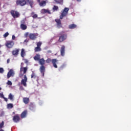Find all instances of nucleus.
Instances as JSON below:
<instances>
[{
	"label": "nucleus",
	"instance_id": "obj_1",
	"mask_svg": "<svg viewBox=\"0 0 131 131\" xmlns=\"http://www.w3.org/2000/svg\"><path fill=\"white\" fill-rule=\"evenodd\" d=\"M59 37L58 40V42H62L64 40L67 39V34L65 33V32L61 31L59 34Z\"/></svg>",
	"mask_w": 131,
	"mask_h": 131
},
{
	"label": "nucleus",
	"instance_id": "obj_2",
	"mask_svg": "<svg viewBox=\"0 0 131 131\" xmlns=\"http://www.w3.org/2000/svg\"><path fill=\"white\" fill-rule=\"evenodd\" d=\"M51 62H52L53 65V67H54V68H58V66H57V62H58V60H57V59H52V60L51 59V58H48L46 60V63H47L48 64L51 63Z\"/></svg>",
	"mask_w": 131,
	"mask_h": 131
},
{
	"label": "nucleus",
	"instance_id": "obj_3",
	"mask_svg": "<svg viewBox=\"0 0 131 131\" xmlns=\"http://www.w3.org/2000/svg\"><path fill=\"white\" fill-rule=\"evenodd\" d=\"M69 11V8L65 7L64 9L61 11V14L59 16L60 19H62L64 17H66L67 15H68V12Z\"/></svg>",
	"mask_w": 131,
	"mask_h": 131
},
{
	"label": "nucleus",
	"instance_id": "obj_4",
	"mask_svg": "<svg viewBox=\"0 0 131 131\" xmlns=\"http://www.w3.org/2000/svg\"><path fill=\"white\" fill-rule=\"evenodd\" d=\"M14 45L15 42L12 40H7L5 42V47H6L7 49H13Z\"/></svg>",
	"mask_w": 131,
	"mask_h": 131
},
{
	"label": "nucleus",
	"instance_id": "obj_5",
	"mask_svg": "<svg viewBox=\"0 0 131 131\" xmlns=\"http://www.w3.org/2000/svg\"><path fill=\"white\" fill-rule=\"evenodd\" d=\"M10 14L14 19L15 18H19V17H20V13L15 10H11Z\"/></svg>",
	"mask_w": 131,
	"mask_h": 131
},
{
	"label": "nucleus",
	"instance_id": "obj_6",
	"mask_svg": "<svg viewBox=\"0 0 131 131\" xmlns=\"http://www.w3.org/2000/svg\"><path fill=\"white\" fill-rule=\"evenodd\" d=\"M16 4L17 6L24 7V6H25L26 4H27V2H26V0H16Z\"/></svg>",
	"mask_w": 131,
	"mask_h": 131
},
{
	"label": "nucleus",
	"instance_id": "obj_7",
	"mask_svg": "<svg viewBox=\"0 0 131 131\" xmlns=\"http://www.w3.org/2000/svg\"><path fill=\"white\" fill-rule=\"evenodd\" d=\"M37 36H38V34L37 33H30L29 35V37L31 40H35Z\"/></svg>",
	"mask_w": 131,
	"mask_h": 131
},
{
	"label": "nucleus",
	"instance_id": "obj_8",
	"mask_svg": "<svg viewBox=\"0 0 131 131\" xmlns=\"http://www.w3.org/2000/svg\"><path fill=\"white\" fill-rule=\"evenodd\" d=\"M27 76L26 75H25L24 76V79H22L21 80V84L22 85H24L25 88L27 86Z\"/></svg>",
	"mask_w": 131,
	"mask_h": 131
},
{
	"label": "nucleus",
	"instance_id": "obj_9",
	"mask_svg": "<svg viewBox=\"0 0 131 131\" xmlns=\"http://www.w3.org/2000/svg\"><path fill=\"white\" fill-rule=\"evenodd\" d=\"M13 120L14 122H15L16 123L19 122L20 120H21V118H20V116L18 114H16L14 115L13 117Z\"/></svg>",
	"mask_w": 131,
	"mask_h": 131
},
{
	"label": "nucleus",
	"instance_id": "obj_10",
	"mask_svg": "<svg viewBox=\"0 0 131 131\" xmlns=\"http://www.w3.org/2000/svg\"><path fill=\"white\" fill-rule=\"evenodd\" d=\"M19 51H20V49H15L14 50L12 51V54L13 56H14L15 57H17L18 55H19Z\"/></svg>",
	"mask_w": 131,
	"mask_h": 131
},
{
	"label": "nucleus",
	"instance_id": "obj_11",
	"mask_svg": "<svg viewBox=\"0 0 131 131\" xmlns=\"http://www.w3.org/2000/svg\"><path fill=\"white\" fill-rule=\"evenodd\" d=\"M55 22H56V25L58 28H62L63 26H62V23L60 19H55Z\"/></svg>",
	"mask_w": 131,
	"mask_h": 131
},
{
	"label": "nucleus",
	"instance_id": "obj_12",
	"mask_svg": "<svg viewBox=\"0 0 131 131\" xmlns=\"http://www.w3.org/2000/svg\"><path fill=\"white\" fill-rule=\"evenodd\" d=\"M15 75V73L14 72V70L13 69H11L9 70L7 74V78H10L11 76H13Z\"/></svg>",
	"mask_w": 131,
	"mask_h": 131
},
{
	"label": "nucleus",
	"instance_id": "obj_13",
	"mask_svg": "<svg viewBox=\"0 0 131 131\" xmlns=\"http://www.w3.org/2000/svg\"><path fill=\"white\" fill-rule=\"evenodd\" d=\"M60 55L62 57L65 56V46L62 45L60 48Z\"/></svg>",
	"mask_w": 131,
	"mask_h": 131
},
{
	"label": "nucleus",
	"instance_id": "obj_14",
	"mask_svg": "<svg viewBox=\"0 0 131 131\" xmlns=\"http://www.w3.org/2000/svg\"><path fill=\"white\" fill-rule=\"evenodd\" d=\"M41 14H49V15H51L52 14L51 13V11L49 10V9H43L41 10Z\"/></svg>",
	"mask_w": 131,
	"mask_h": 131
},
{
	"label": "nucleus",
	"instance_id": "obj_15",
	"mask_svg": "<svg viewBox=\"0 0 131 131\" xmlns=\"http://www.w3.org/2000/svg\"><path fill=\"white\" fill-rule=\"evenodd\" d=\"M40 71L41 73H42V76H45V72L46 71V68L45 67V66H41L40 67Z\"/></svg>",
	"mask_w": 131,
	"mask_h": 131
},
{
	"label": "nucleus",
	"instance_id": "obj_16",
	"mask_svg": "<svg viewBox=\"0 0 131 131\" xmlns=\"http://www.w3.org/2000/svg\"><path fill=\"white\" fill-rule=\"evenodd\" d=\"M27 115V110H25L20 114V117L22 119L25 118V117H26Z\"/></svg>",
	"mask_w": 131,
	"mask_h": 131
},
{
	"label": "nucleus",
	"instance_id": "obj_17",
	"mask_svg": "<svg viewBox=\"0 0 131 131\" xmlns=\"http://www.w3.org/2000/svg\"><path fill=\"white\" fill-rule=\"evenodd\" d=\"M38 61L39 64L41 66H43L46 64V60L43 58H41Z\"/></svg>",
	"mask_w": 131,
	"mask_h": 131
},
{
	"label": "nucleus",
	"instance_id": "obj_18",
	"mask_svg": "<svg viewBox=\"0 0 131 131\" xmlns=\"http://www.w3.org/2000/svg\"><path fill=\"white\" fill-rule=\"evenodd\" d=\"M20 56L22 58H24L25 56H26V52H25V50L24 49H21Z\"/></svg>",
	"mask_w": 131,
	"mask_h": 131
},
{
	"label": "nucleus",
	"instance_id": "obj_19",
	"mask_svg": "<svg viewBox=\"0 0 131 131\" xmlns=\"http://www.w3.org/2000/svg\"><path fill=\"white\" fill-rule=\"evenodd\" d=\"M40 59V55L39 54H36V55L34 57V60H35V61H39Z\"/></svg>",
	"mask_w": 131,
	"mask_h": 131
},
{
	"label": "nucleus",
	"instance_id": "obj_20",
	"mask_svg": "<svg viewBox=\"0 0 131 131\" xmlns=\"http://www.w3.org/2000/svg\"><path fill=\"white\" fill-rule=\"evenodd\" d=\"M31 78H34V79H36L37 81H38V76H37L35 73H34L33 72L31 74Z\"/></svg>",
	"mask_w": 131,
	"mask_h": 131
},
{
	"label": "nucleus",
	"instance_id": "obj_21",
	"mask_svg": "<svg viewBox=\"0 0 131 131\" xmlns=\"http://www.w3.org/2000/svg\"><path fill=\"white\" fill-rule=\"evenodd\" d=\"M27 3H28V4H29L31 8H33V5L34 4L33 0H27Z\"/></svg>",
	"mask_w": 131,
	"mask_h": 131
},
{
	"label": "nucleus",
	"instance_id": "obj_22",
	"mask_svg": "<svg viewBox=\"0 0 131 131\" xmlns=\"http://www.w3.org/2000/svg\"><path fill=\"white\" fill-rule=\"evenodd\" d=\"M23 102L25 104H27L29 103V98L25 97L23 98Z\"/></svg>",
	"mask_w": 131,
	"mask_h": 131
},
{
	"label": "nucleus",
	"instance_id": "obj_23",
	"mask_svg": "<svg viewBox=\"0 0 131 131\" xmlns=\"http://www.w3.org/2000/svg\"><path fill=\"white\" fill-rule=\"evenodd\" d=\"M40 7H46L47 5V2L45 1H41V3L39 4Z\"/></svg>",
	"mask_w": 131,
	"mask_h": 131
},
{
	"label": "nucleus",
	"instance_id": "obj_24",
	"mask_svg": "<svg viewBox=\"0 0 131 131\" xmlns=\"http://www.w3.org/2000/svg\"><path fill=\"white\" fill-rule=\"evenodd\" d=\"M77 26L74 24H71L69 26V29H74V28H76Z\"/></svg>",
	"mask_w": 131,
	"mask_h": 131
},
{
	"label": "nucleus",
	"instance_id": "obj_25",
	"mask_svg": "<svg viewBox=\"0 0 131 131\" xmlns=\"http://www.w3.org/2000/svg\"><path fill=\"white\" fill-rule=\"evenodd\" d=\"M20 28L23 30H26V29H27V26H26V25L22 24L20 25Z\"/></svg>",
	"mask_w": 131,
	"mask_h": 131
},
{
	"label": "nucleus",
	"instance_id": "obj_26",
	"mask_svg": "<svg viewBox=\"0 0 131 131\" xmlns=\"http://www.w3.org/2000/svg\"><path fill=\"white\" fill-rule=\"evenodd\" d=\"M29 109L30 110H32V111H34V109H35V106H34V105L33 104L31 103L29 105Z\"/></svg>",
	"mask_w": 131,
	"mask_h": 131
},
{
	"label": "nucleus",
	"instance_id": "obj_27",
	"mask_svg": "<svg viewBox=\"0 0 131 131\" xmlns=\"http://www.w3.org/2000/svg\"><path fill=\"white\" fill-rule=\"evenodd\" d=\"M23 71L24 74H25L26 72H27V68L26 67L25 68H20V72Z\"/></svg>",
	"mask_w": 131,
	"mask_h": 131
},
{
	"label": "nucleus",
	"instance_id": "obj_28",
	"mask_svg": "<svg viewBox=\"0 0 131 131\" xmlns=\"http://www.w3.org/2000/svg\"><path fill=\"white\" fill-rule=\"evenodd\" d=\"M8 99H9V100H10V101H14V95H12V94L10 93L9 95Z\"/></svg>",
	"mask_w": 131,
	"mask_h": 131
},
{
	"label": "nucleus",
	"instance_id": "obj_29",
	"mask_svg": "<svg viewBox=\"0 0 131 131\" xmlns=\"http://www.w3.org/2000/svg\"><path fill=\"white\" fill-rule=\"evenodd\" d=\"M5 124V122L2 121L1 123H0V131H5L4 129H2L4 127V125Z\"/></svg>",
	"mask_w": 131,
	"mask_h": 131
},
{
	"label": "nucleus",
	"instance_id": "obj_30",
	"mask_svg": "<svg viewBox=\"0 0 131 131\" xmlns=\"http://www.w3.org/2000/svg\"><path fill=\"white\" fill-rule=\"evenodd\" d=\"M53 12H56L59 10V7L56 5H54L52 8Z\"/></svg>",
	"mask_w": 131,
	"mask_h": 131
},
{
	"label": "nucleus",
	"instance_id": "obj_31",
	"mask_svg": "<svg viewBox=\"0 0 131 131\" xmlns=\"http://www.w3.org/2000/svg\"><path fill=\"white\" fill-rule=\"evenodd\" d=\"M34 51L35 52H40L41 51V48L40 47H36L35 48Z\"/></svg>",
	"mask_w": 131,
	"mask_h": 131
},
{
	"label": "nucleus",
	"instance_id": "obj_32",
	"mask_svg": "<svg viewBox=\"0 0 131 131\" xmlns=\"http://www.w3.org/2000/svg\"><path fill=\"white\" fill-rule=\"evenodd\" d=\"M14 107V106L13 105V104L12 103H9L7 104V108L8 109H12V108H13Z\"/></svg>",
	"mask_w": 131,
	"mask_h": 131
},
{
	"label": "nucleus",
	"instance_id": "obj_33",
	"mask_svg": "<svg viewBox=\"0 0 131 131\" xmlns=\"http://www.w3.org/2000/svg\"><path fill=\"white\" fill-rule=\"evenodd\" d=\"M3 36L5 38H6V37H8V36H9V32H7L6 33H5L4 34Z\"/></svg>",
	"mask_w": 131,
	"mask_h": 131
},
{
	"label": "nucleus",
	"instance_id": "obj_34",
	"mask_svg": "<svg viewBox=\"0 0 131 131\" xmlns=\"http://www.w3.org/2000/svg\"><path fill=\"white\" fill-rule=\"evenodd\" d=\"M41 42H38L37 43V47H38L39 48H40L41 46Z\"/></svg>",
	"mask_w": 131,
	"mask_h": 131
},
{
	"label": "nucleus",
	"instance_id": "obj_35",
	"mask_svg": "<svg viewBox=\"0 0 131 131\" xmlns=\"http://www.w3.org/2000/svg\"><path fill=\"white\" fill-rule=\"evenodd\" d=\"M54 2L56 3V4H61V0H54Z\"/></svg>",
	"mask_w": 131,
	"mask_h": 131
},
{
	"label": "nucleus",
	"instance_id": "obj_36",
	"mask_svg": "<svg viewBox=\"0 0 131 131\" xmlns=\"http://www.w3.org/2000/svg\"><path fill=\"white\" fill-rule=\"evenodd\" d=\"M7 84L8 85H12V82L10 80H8Z\"/></svg>",
	"mask_w": 131,
	"mask_h": 131
},
{
	"label": "nucleus",
	"instance_id": "obj_37",
	"mask_svg": "<svg viewBox=\"0 0 131 131\" xmlns=\"http://www.w3.org/2000/svg\"><path fill=\"white\" fill-rule=\"evenodd\" d=\"M4 71H5L4 70V68H0V73H4Z\"/></svg>",
	"mask_w": 131,
	"mask_h": 131
},
{
	"label": "nucleus",
	"instance_id": "obj_38",
	"mask_svg": "<svg viewBox=\"0 0 131 131\" xmlns=\"http://www.w3.org/2000/svg\"><path fill=\"white\" fill-rule=\"evenodd\" d=\"M25 37H28V36H29V33L27 32L25 34Z\"/></svg>",
	"mask_w": 131,
	"mask_h": 131
},
{
	"label": "nucleus",
	"instance_id": "obj_39",
	"mask_svg": "<svg viewBox=\"0 0 131 131\" xmlns=\"http://www.w3.org/2000/svg\"><path fill=\"white\" fill-rule=\"evenodd\" d=\"M4 97L5 96L4 95V94L3 93H0V98H2L3 99H4Z\"/></svg>",
	"mask_w": 131,
	"mask_h": 131
},
{
	"label": "nucleus",
	"instance_id": "obj_40",
	"mask_svg": "<svg viewBox=\"0 0 131 131\" xmlns=\"http://www.w3.org/2000/svg\"><path fill=\"white\" fill-rule=\"evenodd\" d=\"M32 17H33L34 19H35L36 18H37V14H34V15L32 16Z\"/></svg>",
	"mask_w": 131,
	"mask_h": 131
},
{
	"label": "nucleus",
	"instance_id": "obj_41",
	"mask_svg": "<svg viewBox=\"0 0 131 131\" xmlns=\"http://www.w3.org/2000/svg\"><path fill=\"white\" fill-rule=\"evenodd\" d=\"M15 38H16V36H15V35H13L12 37V40H15Z\"/></svg>",
	"mask_w": 131,
	"mask_h": 131
},
{
	"label": "nucleus",
	"instance_id": "obj_42",
	"mask_svg": "<svg viewBox=\"0 0 131 131\" xmlns=\"http://www.w3.org/2000/svg\"><path fill=\"white\" fill-rule=\"evenodd\" d=\"M23 75H24V73L22 74L21 73H20V74H19V77H22V76H23Z\"/></svg>",
	"mask_w": 131,
	"mask_h": 131
},
{
	"label": "nucleus",
	"instance_id": "obj_43",
	"mask_svg": "<svg viewBox=\"0 0 131 131\" xmlns=\"http://www.w3.org/2000/svg\"><path fill=\"white\" fill-rule=\"evenodd\" d=\"M3 99H4V101H5V102H8V98L4 97Z\"/></svg>",
	"mask_w": 131,
	"mask_h": 131
},
{
	"label": "nucleus",
	"instance_id": "obj_44",
	"mask_svg": "<svg viewBox=\"0 0 131 131\" xmlns=\"http://www.w3.org/2000/svg\"><path fill=\"white\" fill-rule=\"evenodd\" d=\"M25 63H28V60H27V59H25Z\"/></svg>",
	"mask_w": 131,
	"mask_h": 131
},
{
	"label": "nucleus",
	"instance_id": "obj_45",
	"mask_svg": "<svg viewBox=\"0 0 131 131\" xmlns=\"http://www.w3.org/2000/svg\"><path fill=\"white\" fill-rule=\"evenodd\" d=\"M7 62L8 63H10V59H7Z\"/></svg>",
	"mask_w": 131,
	"mask_h": 131
},
{
	"label": "nucleus",
	"instance_id": "obj_46",
	"mask_svg": "<svg viewBox=\"0 0 131 131\" xmlns=\"http://www.w3.org/2000/svg\"><path fill=\"white\" fill-rule=\"evenodd\" d=\"M37 2H38L39 4H40V3H41L40 0H37Z\"/></svg>",
	"mask_w": 131,
	"mask_h": 131
},
{
	"label": "nucleus",
	"instance_id": "obj_47",
	"mask_svg": "<svg viewBox=\"0 0 131 131\" xmlns=\"http://www.w3.org/2000/svg\"><path fill=\"white\" fill-rule=\"evenodd\" d=\"M25 42H28V40H27V39H26V40H25Z\"/></svg>",
	"mask_w": 131,
	"mask_h": 131
},
{
	"label": "nucleus",
	"instance_id": "obj_48",
	"mask_svg": "<svg viewBox=\"0 0 131 131\" xmlns=\"http://www.w3.org/2000/svg\"><path fill=\"white\" fill-rule=\"evenodd\" d=\"M77 2H81V0H77Z\"/></svg>",
	"mask_w": 131,
	"mask_h": 131
},
{
	"label": "nucleus",
	"instance_id": "obj_49",
	"mask_svg": "<svg viewBox=\"0 0 131 131\" xmlns=\"http://www.w3.org/2000/svg\"><path fill=\"white\" fill-rule=\"evenodd\" d=\"M60 69H63V67H61Z\"/></svg>",
	"mask_w": 131,
	"mask_h": 131
},
{
	"label": "nucleus",
	"instance_id": "obj_50",
	"mask_svg": "<svg viewBox=\"0 0 131 131\" xmlns=\"http://www.w3.org/2000/svg\"><path fill=\"white\" fill-rule=\"evenodd\" d=\"M20 89H23V87L20 86Z\"/></svg>",
	"mask_w": 131,
	"mask_h": 131
},
{
	"label": "nucleus",
	"instance_id": "obj_51",
	"mask_svg": "<svg viewBox=\"0 0 131 131\" xmlns=\"http://www.w3.org/2000/svg\"><path fill=\"white\" fill-rule=\"evenodd\" d=\"M2 54V51L0 50V55Z\"/></svg>",
	"mask_w": 131,
	"mask_h": 131
},
{
	"label": "nucleus",
	"instance_id": "obj_52",
	"mask_svg": "<svg viewBox=\"0 0 131 131\" xmlns=\"http://www.w3.org/2000/svg\"><path fill=\"white\" fill-rule=\"evenodd\" d=\"M1 48H2V45H0V49H1Z\"/></svg>",
	"mask_w": 131,
	"mask_h": 131
},
{
	"label": "nucleus",
	"instance_id": "obj_53",
	"mask_svg": "<svg viewBox=\"0 0 131 131\" xmlns=\"http://www.w3.org/2000/svg\"><path fill=\"white\" fill-rule=\"evenodd\" d=\"M1 90H2V88L0 87V91H1Z\"/></svg>",
	"mask_w": 131,
	"mask_h": 131
},
{
	"label": "nucleus",
	"instance_id": "obj_54",
	"mask_svg": "<svg viewBox=\"0 0 131 131\" xmlns=\"http://www.w3.org/2000/svg\"><path fill=\"white\" fill-rule=\"evenodd\" d=\"M13 114H15V112H13Z\"/></svg>",
	"mask_w": 131,
	"mask_h": 131
}]
</instances>
